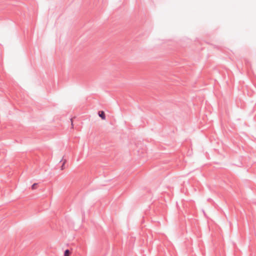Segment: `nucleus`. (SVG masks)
<instances>
[{
    "label": "nucleus",
    "mask_w": 256,
    "mask_h": 256,
    "mask_svg": "<svg viewBox=\"0 0 256 256\" xmlns=\"http://www.w3.org/2000/svg\"><path fill=\"white\" fill-rule=\"evenodd\" d=\"M98 115L102 120H105V118H106L105 114L103 111L99 112Z\"/></svg>",
    "instance_id": "nucleus-1"
},
{
    "label": "nucleus",
    "mask_w": 256,
    "mask_h": 256,
    "mask_svg": "<svg viewBox=\"0 0 256 256\" xmlns=\"http://www.w3.org/2000/svg\"><path fill=\"white\" fill-rule=\"evenodd\" d=\"M70 252L68 250H66L64 251V256H70Z\"/></svg>",
    "instance_id": "nucleus-2"
},
{
    "label": "nucleus",
    "mask_w": 256,
    "mask_h": 256,
    "mask_svg": "<svg viewBox=\"0 0 256 256\" xmlns=\"http://www.w3.org/2000/svg\"><path fill=\"white\" fill-rule=\"evenodd\" d=\"M37 186H38V184L35 183V184H34L32 186V190H35L37 188Z\"/></svg>",
    "instance_id": "nucleus-3"
},
{
    "label": "nucleus",
    "mask_w": 256,
    "mask_h": 256,
    "mask_svg": "<svg viewBox=\"0 0 256 256\" xmlns=\"http://www.w3.org/2000/svg\"><path fill=\"white\" fill-rule=\"evenodd\" d=\"M65 162H66V160H64V162L63 164L62 165V170L64 168V164H65Z\"/></svg>",
    "instance_id": "nucleus-4"
}]
</instances>
